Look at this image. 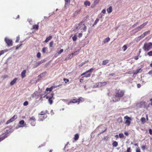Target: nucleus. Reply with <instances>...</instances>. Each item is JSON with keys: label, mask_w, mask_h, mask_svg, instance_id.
Returning a JSON list of instances; mask_svg holds the SVG:
<instances>
[{"label": "nucleus", "mask_w": 152, "mask_h": 152, "mask_svg": "<svg viewBox=\"0 0 152 152\" xmlns=\"http://www.w3.org/2000/svg\"><path fill=\"white\" fill-rule=\"evenodd\" d=\"M124 91L123 90L116 89L112 97L113 101V102L119 101L120 99L124 96Z\"/></svg>", "instance_id": "1"}, {"label": "nucleus", "mask_w": 152, "mask_h": 152, "mask_svg": "<svg viewBox=\"0 0 152 152\" xmlns=\"http://www.w3.org/2000/svg\"><path fill=\"white\" fill-rule=\"evenodd\" d=\"M143 49L145 51H148L152 48V43L145 42L142 47Z\"/></svg>", "instance_id": "2"}, {"label": "nucleus", "mask_w": 152, "mask_h": 152, "mask_svg": "<svg viewBox=\"0 0 152 152\" xmlns=\"http://www.w3.org/2000/svg\"><path fill=\"white\" fill-rule=\"evenodd\" d=\"M138 106L140 108H144L147 109L150 107V103L145 101H141L137 104Z\"/></svg>", "instance_id": "3"}, {"label": "nucleus", "mask_w": 152, "mask_h": 152, "mask_svg": "<svg viewBox=\"0 0 152 152\" xmlns=\"http://www.w3.org/2000/svg\"><path fill=\"white\" fill-rule=\"evenodd\" d=\"M29 121L32 126H35L36 124V119L34 116H32L30 118Z\"/></svg>", "instance_id": "4"}, {"label": "nucleus", "mask_w": 152, "mask_h": 152, "mask_svg": "<svg viewBox=\"0 0 152 152\" xmlns=\"http://www.w3.org/2000/svg\"><path fill=\"white\" fill-rule=\"evenodd\" d=\"M17 118V116L16 115H14L13 117H12L10 119L8 120L6 123L7 125L9 123L12 122L14 121Z\"/></svg>", "instance_id": "5"}, {"label": "nucleus", "mask_w": 152, "mask_h": 152, "mask_svg": "<svg viewBox=\"0 0 152 152\" xmlns=\"http://www.w3.org/2000/svg\"><path fill=\"white\" fill-rule=\"evenodd\" d=\"M150 32V31H147L144 32L140 36H139L138 37V39L139 40H140L141 39L143 38L146 35L149 34Z\"/></svg>", "instance_id": "6"}, {"label": "nucleus", "mask_w": 152, "mask_h": 152, "mask_svg": "<svg viewBox=\"0 0 152 152\" xmlns=\"http://www.w3.org/2000/svg\"><path fill=\"white\" fill-rule=\"evenodd\" d=\"M5 41L9 46H11L12 45V39L6 38L5 39Z\"/></svg>", "instance_id": "7"}, {"label": "nucleus", "mask_w": 152, "mask_h": 152, "mask_svg": "<svg viewBox=\"0 0 152 152\" xmlns=\"http://www.w3.org/2000/svg\"><path fill=\"white\" fill-rule=\"evenodd\" d=\"M124 119H126L127 120H126L125 121V124L128 126H129L131 124V118H130L128 117V116H125L124 117Z\"/></svg>", "instance_id": "8"}, {"label": "nucleus", "mask_w": 152, "mask_h": 152, "mask_svg": "<svg viewBox=\"0 0 152 152\" xmlns=\"http://www.w3.org/2000/svg\"><path fill=\"white\" fill-rule=\"evenodd\" d=\"M61 85H62L61 84H60L57 86H53L50 88H46V91H52V90L53 88H54L57 87H60V86H61Z\"/></svg>", "instance_id": "9"}, {"label": "nucleus", "mask_w": 152, "mask_h": 152, "mask_svg": "<svg viewBox=\"0 0 152 152\" xmlns=\"http://www.w3.org/2000/svg\"><path fill=\"white\" fill-rule=\"evenodd\" d=\"M20 126H17L16 127V128H18L19 127H21L24 126V124H25V121L23 120H22L20 121L19 122Z\"/></svg>", "instance_id": "10"}, {"label": "nucleus", "mask_w": 152, "mask_h": 152, "mask_svg": "<svg viewBox=\"0 0 152 152\" xmlns=\"http://www.w3.org/2000/svg\"><path fill=\"white\" fill-rule=\"evenodd\" d=\"M7 137V134L3 133L0 136V142L4 140Z\"/></svg>", "instance_id": "11"}, {"label": "nucleus", "mask_w": 152, "mask_h": 152, "mask_svg": "<svg viewBox=\"0 0 152 152\" xmlns=\"http://www.w3.org/2000/svg\"><path fill=\"white\" fill-rule=\"evenodd\" d=\"M75 53V52L74 53H72L69 55L68 56H67L66 58H65V60H67L69 59H72L73 57V54Z\"/></svg>", "instance_id": "12"}, {"label": "nucleus", "mask_w": 152, "mask_h": 152, "mask_svg": "<svg viewBox=\"0 0 152 152\" xmlns=\"http://www.w3.org/2000/svg\"><path fill=\"white\" fill-rule=\"evenodd\" d=\"M43 116H40L39 117V121H42L44 119L46 118L47 117V116L46 115H43Z\"/></svg>", "instance_id": "13"}, {"label": "nucleus", "mask_w": 152, "mask_h": 152, "mask_svg": "<svg viewBox=\"0 0 152 152\" xmlns=\"http://www.w3.org/2000/svg\"><path fill=\"white\" fill-rule=\"evenodd\" d=\"M47 113H48V111L47 110H45V111H42L39 114V115H45Z\"/></svg>", "instance_id": "14"}, {"label": "nucleus", "mask_w": 152, "mask_h": 152, "mask_svg": "<svg viewBox=\"0 0 152 152\" xmlns=\"http://www.w3.org/2000/svg\"><path fill=\"white\" fill-rule=\"evenodd\" d=\"M17 80V78H15L10 83V85L11 86H13L14 85L15 83L16 82Z\"/></svg>", "instance_id": "15"}, {"label": "nucleus", "mask_w": 152, "mask_h": 152, "mask_svg": "<svg viewBox=\"0 0 152 152\" xmlns=\"http://www.w3.org/2000/svg\"><path fill=\"white\" fill-rule=\"evenodd\" d=\"M26 71L25 70H23L22 71V72H21V77L22 78H24V77H26Z\"/></svg>", "instance_id": "16"}, {"label": "nucleus", "mask_w": 152, "mask_h": 152, "mask_svg": "<svg viewBox=\"0 0 152 152\" xmlns=\"http://www.w3.org/2000/svg\"><path fill=\"white\" fill-rule=\"evenodd\" d=\"M93 69H94L93 68H91L90 69H89V70L87 71L86 72H84L83 73H82L81 74V75L82 76V75H85L86 73H88V72L91 73Z\"/></svg>", "instance_id": "17"}, {"label": "nucleus", "mask_w": 152, "mask_h": 152, "mask_svg": "<svg viewBox=\"0 0 152 152\" xmlns=\"http://www.w3.org/2000/svg\"><path fill=\"white\" fill-rule=\"evenodd\" d=\"M52 97H53V96L52 97H50L48 98V96H47L46 97L47 99H48V102H49V103L50 104H52L53 102L52 100Z\"/></svg>", "instance_id": "18"}, {"label": "nucleus", "mask_w": 152, "mask_h": 152, "mask_svg": "<svg viewBox=\"0 0 152 152\" xmlns=\"http://www.w3.org/2000/svg\"><path fill=\"white\" fill-rule=\"evenodd\" d=\"M109 60H106L103 61L102 63V65H105L107 64L109 62Z\"/></svg>", "instance_id": "19"}, {"label": "nucleus", "mask_w": 152, "mask_h": 152, "mask_svg": "<svg viewBox=\"0 0 152 152\" xmlns=\"http://www.w3.org/2000/svg\"><path fill=\"white\" fill-rule=\"evenodd\" d=\"M52 38V37L51 36H49L48 37H47L45 41V42H48L49 40H50Z\"/></svg>", "instance_id": "20"}, {"label": "nucleus", "mask_w": 152, "mask_h": 152, "mask_svg": "<svg viewBox=\"0 0 152 152\" xmlns=\"http://www.w3.org/2000/svg\"><path fill=\"white\" fill-rule=\"evenodd\" d=\"M107 12L108 13H110L112 12V7L110 6L108 9L107 10Z\"/></svg>", "instance_id": "21"}, {"label": "nucleus", "mask_w": 152, "mask_h": 152, "mask_svg": "<svg viewBox=\"0 0 152 152\" xmlns=\"http://www.w3.org/2000/svg\"><path fill=\"white\" fill-rule=\"evenodd\" d=\"M33 29H35L36 30H37L39 28V25L38 24H36L33 26Z\"/></svg>", "instance_id": "22"}, {"label": "nucleus", "mask_w": 152, "mask_h": 152, "mask_svg": "<svg viewBox=\"0 0 152 152\" xmlns=\"http://www.w3.org/2000/svg\"><path fill=\"white\" fill-rule=\"evenodd\" d=\"M46 74V72H45L43 73H42L38 76V77L42 78L45 76Z\"/></svg>", "instance_id": "23"}, {"label": "nucleus", "mask_w": 152, "mask_h": 152, "mask_svg": "<svg viewBox=\"0 0 152 152\" xmlns=\"http://www.w3.org/2000/svg\"><path fill=\"white\" fill-rule=\"evenodd\" d=\"M70 103H78L77 99H72L70 102Z\"/></svg>", "instance_id": "24"}, {"label": "nucleus", "mask_w": 152, "mask_h": 152, "mask_svg": "<svg viewBox=\"0 0 152 152\" xmlns=\"http://www.w3.org/2000/svg\"><path fill=\"white\" fill-rule=\"evenodd\" d=\"M79 138V135L78 134H77L75 135L74 139L75 140H77Z\"/></svg>", "instance_id": "25"}, {"label": "nucleus", "mask_w": 152, "mask_h": 152, "mask_svg": "<svg viewBox=\"0 0 152 152\" xmlns=\"http://www.w3.org/2000/svg\"><path fill=\"white\" fill-rule=\"evenodd\" d=\"M110 39L109 37H108L106 38H105L103 41L104 43H106L108 42L109 41H110Z\"/></svg>", "instance_id": "26"}, {"label": "nucleus", "mask_w": 152, "mask_h": 152, "mask_svg": "<svg viewBox=\"0 0 152 152\" xmlns=\"http://www.w3.org/2000/svg\"><path fill=\"white\" fill-rule=\"evenodd\" d=\"M78 103L82 102L84 101V99L82 97H80L77 99Z\"/></svg>", "instance_id": "27"}, {"label": "nucleus", "mask_w": 152, "mask_h": 152, "mask_svg": "<svg viewBox=\"0 0 152 152\" xmlns=\"http://www.w3.org/2000/svg\"><path fill=\"white\" fill-rule=\"evenodd\" d=\"M84 5H85V6H90V2L88 1H85L84 2Z\"/></svg>", "instance_id": "28"}, {"label": "nucleus", "mask_w": 152, "mask_h": 152, "mask_svg": "<svg viewBox=\"0 0 152 152\" xmlns=\"http://www.w3.org/2000/svg\"><path fill=\"white\" fill-rule=\"evenodd\" d=\"M118 143L116 141H114L112 143V145L113 147H117L118 146Z\"/></svg>", "instance_id": "29"}, {"label": "nucleus", "mask_w": 152, "mask_h": 152, "mask_svg": "<svg viewBox=\"0 0 152 152\" xmlns=\"http://www.w3.org/2000/svg\"><path fill=\"white\" fill-rule=\"evenodd\" d=\"M47 48H48L47 47H44L42 48V52L43 54L45 53V51L47 50Z\"/></svg>", "instance_id": "30"}, {"label": "nucleus", "mask_w": 152, "mask_h": 152, "mask_svg": "<svg viewBox=\"0 0 152 152\" xmlns=\"http://www.w3.org/2000/svg\"><path fill=\"white\" fill-rule=\"evenodd\" d=\"M140 121L142 124H144L145 121V119L144 117H142Z\"/></svg>", "instance_id": "31"}, {"label": "nucleus", "mask_w": 152, "mask_h": 152, "mask_svg": "<svg viewBox=\"0 0 152 152\" xmlns=\"http://www.w3.org/2000/svg\"><path fill=\"white\" fill-rule=\"evenodd\" d=\"M99 19L98 18H97L95 21L93 25V26H94L96 25L97 24V23L99 22Z\"/></svg>", "instance_id": "32"}, {"label": "nucleus", "mask_w": 152, "mask_h": 152, "mask_svg": "<svg viewBox=\"0 0 152 152\" xmlns=\"http://www.w3.org/2000/svg\"><path fill=\"white\" fill-rule=\"evenodd\" d=\"M88 62V61H85V62H83V63H81L79 65V66H82L83 65H84V64H86V63H87Z\"/></svg>", "instance_id": "33"}, {"label": "nucleus", "mask_w": 152, "mask_h": 152, "mask_svg": "<svg viewBox=\"0 0 152 152\" xmlns=\"http://www.w3.org/2000/svg\"><path fill=\"white\" fill-rule=\"evenodd\" d=\"M43 63V61H40L38 62H37V65H36V67H37V66H39V65H40L41 64H42Z\"/></svg>", "instance_id": "34"}, {"label": "nucleus", "mask_w": 152, "mask_h": 152, "mask_svg": "<svg viewBox=\"0 0 152 152\" xmlns=\"http://www.w3.org/2000/svg\"><path fill=\"white\" fill-rule=\"evenodd\" d=\"M148 23V21H147L146 22H145V23H143L141 25L142 26V27L144 28V27Z\"/></svg>", "instance_id": "35"}, {"label": "nucleus", "mask_w": 152, "mask_h": 152, "mask_svg": "<svg viewBox=\"0 0 152 152\" xmlns=\"http://www.w3.org/2000/svg\"><path fill=\"white\" fill-rule=\"evenodd\" d=\"M94 1V3L95 5H96L98 4L99 1L100 0H93Z\"/></svg>", "instance_id": "36"}, {"label": "nucleus", "mask_w": 152, "mask_h": 152, "mask_svg": "<svg viewBox=\"0 0 152 152\" xmlns=\"http://www.w3.org/2000/svg\"><path fill=\"white\" fill-rule=\"evenodd\" d=\"M53 41H52L50 42L49 44V47L52 48L53 47Z\"/></svg>", "instance_id": "37"}, {"label": "nucleus", "mask_w": 152, "mask_h": 152, "mask_svg": "<svg viewBox=\"0 0 152 152\" xmlns=\"http://www.w3.org/2000/svg\"><path fill=\"white\" fill-rule=\"evenodd\" d=\"M124 51H125L127 49V47L126 45H124L122 48Z\"/></svg>", "instance_id": "38"}, {"label": "nucleus", "mask_w": 152, "mask_h": 152, "mask_svg": "<svg viewBox=\"0 0 152 152\" xmlns=\"http://www.w3.org/2000/svg\"><path fill=\"white\" fill-rule=\"evenodd\" d=\"M119 137L121 138H123L124 137V135L123 133H120L119 134Z\"/></svg>", "instance_id": "39"}, {"label": "nucleus", "mask_w": 152, "mask_h": 152, "mask_svg": "<svg viewBox=\"0 0 152 152\" xmlns=\"http://www.w3.org/2000/svg\"><path fill=\"white\" fill-rule=\"evenodd\" d=\"M63 80L65 81V82L66 83H67V82H68L69 81V80L67 79L64 78L63 79Z\"/></svg>", "instance_id": "40"}, {"label": "nucleus", "mask_w": 152, "mask_h": 152, "mask_svg": "<svg viewBox=\"0 0 152 152\" xmlns=\"http://www.w3.org/2000/svg\"><path fill=\"white\" fill-rule=\"evenodd\" d=\"M147 55L149 56H152V50L148 52Z\"/></svg>", "instance_id": "41"}, {"label": "nucleus", "mask_w": 152, "mask_h": 152, "mask_svg": "<svg viewBox=\"0 0 152 152\" xmlns=\"http://www.w3.org/2000/svg\"><path fill=\"white\" fill-rule=\"evenodd\" d=\"M77 39V36L75 35L72 37V39L74 41H75Z\"/></svg>", "instance_id": "42"}, {"label": "nucleus", "mask_w": 152, "mask_h": 152, "mask_svg": "<svg viewBox=\"0 0 152 152\" xmlns=\"http://www.w3.org/2000/svg\"><path fill=\"white\" fill-rule=\"evenodd\" d=\"M41 55V53L39 52H38L37 54V56L38 58H39L40 57Z\"/></svg>", "instance_id": "43"}, {"label": "nucleus", "mask_w": 152, "mask_h": 152, "mask_svg": "<svg viewBox=\"0 0 152 152\" xmlns=\"http://www.w3.org/2000/svg\"><path fill=\"white\" fill-rule=\"evenodd\" d=\"M28 102L27 101H25L23 103V104L24 106H27L28 104Z\"/></svg>", "instance_id": "44"}, {"label": "nucleus", "mask_w": 152, "mask_h": 152, "mask_svg": "<svg viewBox=\"0 0 152 152\" xmlns=\"http://www.w3.org/2000/svg\"><path fill=\"white\" fill-rule=\"evenodd\" d=\"M20 40V37L19 36H18L16 37V40L15 41L16 42H19Z\"/></svg>", "instance_id": "45"}, {"label": "nucleus", "mask_w": 152, "mask_h": 152, "mask_svg": "<svg viewBox=\"0 0 152 152\" xmlns=\"http://www.w3.org/2000/svg\"><path fill=\"white\" fill-rule=\"evenodd\" d=\"M134 30L136 31V32L139 31L140 30V28H139L138 27H137L136 28H135Z\"/></svg>", "instance_id": "46"}, {"label": "nucleus", "mask_w": 152, "mask_h": 152, "mask_svg": "<svg viewBox=\"0 0 152 152\" xmlns=\"http://www.w3.org/2000/svg\"><path fill=\"white\" fill-rule=\"evenodd\" d=\"M5 50H1L0 51V56L3 54L5 52Z\"/></svg>", "instance_id": "47"}, {"label": "nucleus", "mask_w": 152, "mask_h": 152, "mask_svg": "<svg viewBox=\"0 0 152 152\" xmlns=\"http://www.w3.org/2000/svg\"><path fill=\"white\" fill-rule=\"evenodd\" d=\"M146 148V146L145 145H143L141 146V148L143 150H144Z\"/></svg>", "instance_id": "48"}, {"label": "nucleus", "mask_w": 152, "mask_h": 152, "mask_svg": "<svg viewBox=\"0 0 152 152\" xmlns=\"http://www.w3.org/2000/svg\"><path fill=\"white\" fill-rule=\"evenodd\" d=\"M126 152H131V150L130 147L128 148H127Z\"/></svg>", "instance_id": "49"}, {"label": "nucleus", "mask_w": 152, "mask_h": 152, "mask_svg": "<svg viewBox=\"0 0 152 152\" xmlns=\"http://www.w3.org/2000/svg\"><path fill=\"white\" fill-rule=\"evenodd\" d=\"M63 51V49H61L58 52V54H60L62 53Z\"/></svg>", "instance_id": "50"}, {"label": "nucleus", "mask_w": 152, "mask_h": 152, "mask_svg": "<svg viewBox=\"0 0 152 152\" xmlns=\"http://www.w3.org/2000/svg\"><path fill=\"white\" fill-rule=\"evenodd\" d=\"M86 29H87L86 26L85 25H84V28H83V30L84 31H86Z\"/></svg>", "instance_id": "51"}, {"label": "nucleus", "mask_w": 152, "mask_h": 152, "mask_svg": "<svg viewBox=\"0 0 152 152\" xmlns=\"http://www.w3.org/2000/svg\"><path fill=\"white\" fill-rule=\"evenodd\" d=\"M84 77H82L81 78L80 80V83H83V81L84 80Z\"/></svg>", "instance_id": "52"}, {"label": "nucleus", "mask_w": 152, "mask_h": 152, "mask_svg": "<svg viewBox=\"0 0 152 152\" xmlns=\"http://www.w3.org/2000/svg\"><path fill=\"white\" fill-rule=\"evenodd\" d=\"M22 45V44H20L19 45H17L16 47V50L18 49L19 48V47H20Z\"/></svg>", "instance_id": "53"}, {"label": "nucleus", "mask_w": 152, "mask_h": 152, "mask_svg": "<svg viewBox=\"0 0 152 152\" xmlns=\"http://www.w3.org/2000/svg\"><path fill=\"white\" fill-rule=\"evenodd\" d=\"M91 75V73L88 74L86 75L85 76V77H89Z\"/></svg>", "instance_id": "54"}, {"label": "nucleus", "mask_w": 152, "mask_h": 152, "mask_svg": "<svg viewBox=\"0 0 152 152\" xmlns=\"http://www.w3.org/2000/svg\"><path fill=\"white\" fill-rule=\"evenodd\" d=\"M65 1L66 2V4H69L70 2V0H65Z\"/></svg>", "instance_id": "55"}, {"label": "nucleus", "mask_w": 152, "mask_h": 152, "mask_svg": "<svg viewBox=\"0 0 152 152\" xmlns=\"http://www.w3.org/2000/svg\"><path fill=\"white\" fill-rule=\"evenodd\" d=\"M149 134L151 135L152 134V129H149Z\"/></svg>", "instance_id": "56"}, {"label": "nucleus", "mask_w": 152, "mask_h": 152, "mask_svg": "<svg viewBox=\"0 0 152 152\" xmlns=\"http://www.w3.org/2000/svg\"><path fill=\"white\" fill-rule=\"evenodd\" d=\"M136 152H140V150L139 148H137L136 151Z\"/></svg>", "instance_id": "57"}, {"label": "nucleus", "mask_w": 152, "mask_h": 152, "mask_svg": "<svg viewBox=\"0 0 152 152\" xmlns=\"http://www.w3.org/2000/svg\"><path fill=\"white\" fill-rule=\"evenodd\" d=\"M106 12V10L105 9H103L102 11V13L105 14Z\"/></svg>", "instance_id": "58"}, {"label": "nucleus", "mask_w": 152, "mask_h": 152, "mask_svg": "<svg viewBox=\"0 0 152 152\" xmlns=\"http://www.w3.org/2000/svg\"><path fill=\"white\" fill-rule=\"evenodd\" d=\"M82 34L81 33H79L78 34V37H82Z\"/></svg>", "instance_id": "59"}, {"label": "nucleus", "mask_w": 152, "mask_h": 152, "mask_svg": "<svg viewBox=\"0 0 152 152\" xmlns=\"http://www.w3.org/2000/svg\"><path fill=\"white\" fill-rule=\"evenodd\" d=\"M141 86V85L140 83H138L137 85V86L138 88H140Z\"/></svg>", "instance_id": "60"}, {"label": "nucleus", "mask_w": 152, "mask_h": 152, "mask_svg": "<svg viewBox=\"0 0 152 152\" xmlns=\"http://www.w3.org/2000/svg\"><path fill=\"white\" fill-rule=\"evenodd\" d=\"M115 74L114 73H111L109 74V76H113L115 75Z\"/></svg>", "instance_id": "61"}, {"label": "nucleus", "mask_w": 152, "mask_h": 152, "mask_svg": "<svg viewBox=\"0 0 152 152\" xmlns=\"http://www.w3.org/2000/svg\"><path fill=\"white\" fill-rule=\"evenodd\" d=\"M138 27L140 28V30L142 29L143 28L142 27L141 25Z\"/></svg>", "instance_id": "62"}, {"label": "nucleus", "mask_w": 152, "mask_h": 152, "mask_svg": "<svg viewBox=\"0 0 152 152\" xmlns=\"http://www.w3.org/2000/svg\"><path fill=\"white\" fill-rule=\"evenodd\" d=\"M148 74L150 75L152 74V70L149 71L148 72Z\"/></svg>", "instance_id": "63"}, {"label": "nucleus", "mask_w": 152, "mask_h": 152, "mask_svg": "<svg viewBox=\"0 0 152 152\" xmlns=\"http://www.w3.org/2000/svg\"><path fill=\"white\" fill-rule=\"evenodd\" d=\"M124 134L126 135L127 136H128L129 135V133L127 132H125Z\"/></svg>", "instance_id": "64"}]
</instances>
